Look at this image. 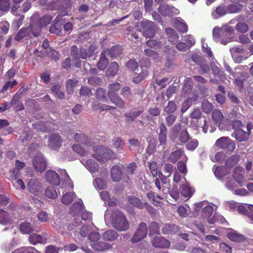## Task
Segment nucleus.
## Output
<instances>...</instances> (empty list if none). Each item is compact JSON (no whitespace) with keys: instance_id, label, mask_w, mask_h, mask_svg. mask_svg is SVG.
Instances as JSON below:
<instances>
[{"instance_id":"26","label":"nucleus","mask_w":253,"mask_h":253,"mask_svg":"<svg viewBox=\"0 0 253 253\" xmlns=\"http://www.w3.org/2000/svg\"><path fill=\"white\" fill-rule=\"evenodd\" d=\"M103 51H105V54L107 55H110L113 58H116L122 54L121 48L117 46H112L110 49H104Z\"/></svg>"},{"instance_id":"54","label":"nucleus","mask_w":253,"mask_h":253,"mask_svg":"<svg viewBox=\"0 0 253 253\" xmlns=\"http://www.w3.org/2000/svg\"><path fill=\"white\" fill-rule=\"evenodd\" d=\"M143 90L141 89L134 88L132 92L131 99H133L134 101L140 100L143 98Z\"/></svg>"},{"instance_id":"63","label":"nucleus","mask_w":253,"mask_h":253,"mask_svg":"<svg viewBox=\"0 0 253 253\" xmlns=\"http://www.w3.org/2000/svg\"><path fill=\"white\" fill-rule=\"evenodd\" d=\"M78 80L76 79H69L66 82V88L68 91H73V87L76 86L78 83Z\"/></svg>"},{"instance_id":"52","label":"nucleus","mask_w":253,"mask_h":253,"mask_svg":"<svg viewBox=\"0 0 253 253\" xmlns=\"http://www.w3.org/2000/svg\"><path fill=\"white\" fill-rule=\"evenodd\" d=\"M183 151L181 149L172 152L169 156V160L172 163H175L180 158Z\"/></svg>"},{"instance_id":"58","label":"nucleus","mask_w":253,"mask_h":253,"mask_svg":"<svg viewBox=\"0 0 253 253\" xmlns=\"http://www.w3.org/2000/svg\"><path fill=\"white\" fill-rule=\"evenodd\" d=\"M87 83L89 84L92 86L100 85L102 83V80L99 77L93 76L88 78Z\"/></svg>"},{"instance_id":"21","label":"nucleus","mask_w":253,"mask_h":253,"mask_svg":"<svg viewBox=\"0 0 253 253\" xmlns=\"http://www.w3.org/2000/svg\"><path fill=\"white\" fill-rule=\"evenodd\" d=\"M236 148L234 141L227 137H222V149H226L229 152H233Z\"/></svg>"},{"instance_id":"17","label":"nucleus","mask_w":253,"mask_h":253,"mask_svg":"<svg viewBox=\"0 0 253 253\" xmlns=\"http://www.w3.org/2000/svg\"><path fill=\"white\" fill-rule=\"evenodd\" d=\"M158 10L159 12L164 16L172 15L175 8L167 4H161L159 6Z\"/></svg>"},{"instance_id":"30","label":"nucleus","mask_w":253,"mask_h":253,"mask_svg":"<svg viewBox=\"0 0 253 253\" xmlns=\"http://www.w3.org/2000/svg\"><path fill=\"white\" fill-rule=\"evenodd\" d=\"M148 230H149V235L150 236H152L155 234H160V226L159 224L156 221H152L151 222L148 227Z\"/></svg>"},{"instance_id":"8","label":"nucleus","mask_w":253,"mask_h":253,"mask_svg":"<svg viewBox=\"0 0 253 253\" xmlns=\"http://www.w3.org/2000/svg\"><path fill=\"white\" fill-rule=\"evenodd\" d=\"M33 165L37 171L41 172L46 168V161L42 156H36L33 159Z\"/></svg>"},{"instance_id":"33","label":"nucleus","mask_w":253,"mask_h":253,"mask_svg":"<svg viewBox=\"0 0 253 253\" xmlns=\"http://www.w3.org/2000/svg\"><path fill=\"white\" fill-rule=\"evenodd\" d=\"M211 67L215 77H217V79H211L210 81L213 83L218 84L221 81V76L219 75L220 69L213 63L211 64Z\"/></svg>"},{"instance_id":"42","label":"nucleus","mask_w":253,"mask_h":253,"mask_svg":"<svg viewBox=\"0 0 253 253\" xmlns=\"http://www.w3.org/2000/svg\"><path fill=\"white\" fill-rule=\"evenodd\" d=\"M240 159V156L238 154L232 155L225 162V167L226 168H230L238 163Z\"/></svg>"},{"instance_id":"23","label":"nucleus","mask_w":253,"mask_h":253,"mask_svg":"<svg viewBox=\"0 0 253 253\" xmlns=\"http://www.w3.org/2000/svg\"><path fill=\"white\" fill-rule=\"evenodd\" d=\"M125 34L126 35L128 40L134 41L135 42H136V41H138L139 36L136 28L128 26L126 29Z\"/></svg>"},{"instance_id":"11","label":"nucleus","mask_w":253,"mask_h":253,"mask_svg":"<svg viewBox=\"0 0 253 253\" xmlns=\"http://www.w3.org/2000/svg\"><path fill=\"white\" fill-rule=\"evenodd\" d=\"M45 179L48 183L53 185H59L61 182L59 175L53 170H49L46 172Z\"/></svg>"},{"instance_id":"44","label":"nucleus","mask_w":253,"mask_h":253,"mask_svg":"<svg viewBox=\"0 0 253 253\" xmlns=\"http://www.w3.org/2000/svg\"><path fill=\"white\" fill-rule=\"evenodd\" d=\"M61 86L58 84L54 85L51 88V90L56 98L62 100L64 99L65 94L60 90Z\"/></svg>"},{"instance_id":"19","label":"nucleus","mask_w":253,"mask_h":253,"mask_svg":"<svg viewBox=\"0 0 253 253\" xmlns=\"http://www.w3.org/2000/svg\"><path fill=\"white\" fill-rule=\"evenodd\" d=\"M32 36L37 37L40 35L42 28L39 23L36 21L32 22L28 27Z\"/></svg>"},{"instance_id":"53","label":"nucleus","mask_w":253,"mask_h":253,"mask_svg":"<svg viewBox=\"0 0 253 253\" xmlns=\"http://www.w3.org/2000/svg\"><path fill=\"white\" fill-rule=\"evenodd\" d=\"M95 95L96 98L100 101H106L107 99L106 91L105 89L98 87L96 90Z\"/></svg>"},{"instance_id":"14","label":"nucleus","mask_w":253,"mask_h":253,"mask_svg":"<svg viewBox=\"0 0 253 253\" xmlns=\"http://www.w3.org/2000/svg\"><path fill=\"white\" fill-rule=\"evenodd\" d=\"M136 164L134 162L129 163L126 167V169L124 168L125 172L123 177L124 181L127 182L129 180V175H133V174L134 173V171L136 169Z\"/></svg>"},{"instance_id":"13","label":"nucleus","mask_w":253,"mask_h":253,"mask_svg":"<svg viewBox=\"0 0 253 253\" xmlns=\"http://www.w3.org/2000/svg\"><path fill=\"white\" fill-rule=\"evenodd\" d=\"M245 171L243 169L236 168L233 171V177L240 186L245 184Z\"/></svg>"},{"instance_id":"55","label":"nucleus","mask_w":253,"mask_h":253,"mask_svg":"<svg viewBox=\"0 0 253 253\" xmlns=\"http://www.w3.org/2000/svg\"><path fill=\"white\" fill-rule=\"evenodd\" d=\"M181 194L186 198H190L193 194V191L191 187L183 185L180 188Z\"/></svg>"},{"instance_id":"18","label":"nucleus","mask_w":253,"mask_h":253,"mask_svg":"<svg viewBox=\"0 0 253 253\" xmlns=\"http://www.w3.org/2000/svg\"><path fill=\"white\" fill-rule=\"evenodd\" d=\"M178 231V226L173 223L165 224L162 227V233L163 234H175Z\"/></svg>"},{"instance_id":"56","label":"nucleus","mask_w":253,"mask_h":253,"mask_svg":"<svg viewBox=\"0 0 253 253\" xmlns=\"http://www.w3.org/2000/svg\"><path fill=\"white\" fill-rule=\"evenodd\" d=\"M176 109V105L174 101H170L168 102V105L164 108V112L168 114H172Z\"/></svg>"},{"instance_id":"2","label":"nucleus","mask_w":253,"mask_h":253,"mask_svg":"<svg viewBox=\"0 0 253 253\" xmlns=\"http://www.w3.org/2000/svg\"><path fill=\"white\" fill-rule=\"evenodd\" d=\"M112 226L119 231H126L129 228V224L124 214L120 211H116L112 214Z\"/></svg>"},{"instance_id":"51","label":"nucleus","mask_w":253,"mask_h":253,"mask_svg":"<svg viewBox=\"0 0 253 253\" xmlns=\"http://www.w3.org/2000/svg\"><path fill=\"white\" fill-rule=\"evenodd\" d=\"M186 148L189 151L195 150L199 145V141L196 139L190 138V140L186 144Z\"/></svg>"},{"instance_id":"29","label":"nucleus","mask_w":253,"mask_h":253,"mask_svg":"<svg viewBox=\"0 0 253 253\" xmlns=\"http://www.w3.org/2000/svg\"><path fill=\"white\" fill-rule=\"evenodd\" d=\"M92 248L94 250L98 251H105L111 249L112 245L103 242H98L93 244Z\"/></svg>"},{"instance_id":"22","label":"nucleus","mask_w":253,"mask_h":253,"mask_svg":"<svg viewBox=\"0 0 253 253\" xmlns=\"http://www.w3.org/2000/svg\"><path fill=\"white\" fill-rule=\"evenodd\" d=\"M193 82L191 78H187L184 80L182 93L184 95L189 94L192 91Z\"/></svg>"},{"instance_id":"25","label":"nucleus","mask_w":253,"mask_h":253,"mask_svg":"<svg viewBox=\"0 0 253 253\" xmlns=\"http://www.w3.org/2000/svg\"><path fill=\"white\" fill-rule=\"evenodd\" d=\"M232 137H235L237 141L242 142V141H247L249 139V133L248 132L240 128L237 130L236 132H234L232 134Z\"/></svg>"},{"instance_id":"60","label":"nucleus","mask_w":253,"mask_h":253,"mask_svg":"<svg viewBox=\"0 0 253 253\" xmlns=\"http://www.w3.org/2000/svg\"><path fill=\"white\" fill-rule=\"evenodd\" d=\"M61 201L64 205H70L73 201V194L69 192L66 193L63 195Z\"/></svg>"},{"instance_id":"35","label":"nucleus","mask_w":253,"mask_h":253,"mask_svg":"<svg viewBox=\"0 0 253 253\" xmlns=\"http://www.w3.org/2000/svg\"><path fill=\"white\" fill-rule=\"evenodd\" d=\"M144 110L141 109L136 111H133L130 113H126L125 114V116L126 118V122L129 123L132 122L135 120V119L139 116L143 112Z\"/></svg>"},{"instance_id":"31","label":"nucleus","mask_w":253,"mask_h":253,"mask_svg":"<svg viewBox=\"0 0 253 253\" xmlns=\"http://www.w3.org/2000/svg\"><path fill=\"white\" fill-rule=\"evenodd\" d=\"M233 3L228 5L227 6V10L228 12L231 13H234V12H239L242 10L244 6L243 4L239 3L238 1L232 0Z\"/></svg>"},{"instance_id":"45","label":"nucleus","mask_w":253,"mask_h":253,"mask_svg":"<svg viewBox=\"0 0 253 253\" xmlns=\"http://www.w3.org/2000/svg\"><path fill=\"white\" fill-rule=\"evenodd\" d=\"M45 196L49 199H55L57 197V193L53 187H47L44 192Z\"/></svg>"},{"instance_id":"4","label":"nucleus","mask_w":253,"mask_h":253,"mask_svg":"<svg viewBox=\"0 0 253 253\" xmlns=\"http://www.w3.org/2000/svg\"><path fill=\"white\" fill-rule=\"evenodd\" d=\"M148 233V227L146 223L141 222L139 224L136 231L133 234L131 239L133 243H137L144 239Z\"/></svg>"},{"instance_id":"48","label":"nucleus","mask_w":253,"mask_h":253,"mask_svg":"<svg viewBox=\"0 0 253 253\" xmlns=\"http://www.w3.org/2000/svg\"><path fill=\"white\" fill-rule=\"evenodd\" d=\"M212 119L213 121L218 125L220 129V125L221 124V112L218 109L214 110L212 113Z\"/></svg>"},{"instance_id":"15","label":"nucleus","mask_w":253,"mask_h":253,"mask_svg":"<svg viewBox=\"0 0 253 253\" xmlns=\"http://www.w3.org/2000/svg\"><path fill=\"white\" fill-rule=\"evenodd\" d=\"M110 174L113 181H119L121 179L123 174L121 168L118 165L113 166L111 169Z\"/></svg>"},{"instance_id":"47","label":"nucleus","mask_w":253,"mask_h":253,"mask_svg":"<svg viewBox=\"0 0 253 253\" xmlns=\"http://www.w3.org/2000/svg\"><path fill=\"white\" fill-rule=\"evenodd\" d=\"M52 18L53 17L50 15L46 14L41 17L37 21L42 28L48 25L51 22Z\"/></svg>"},{"instance_id":"27","label":"nucleus","mask_w":253,"mask_h":253,"mask_svg":"<svg viewBox=\"0 0 253 253\" xmlns=\"http://www.w3.org/2000/svg\"><path fill=\"white\" fill-rule=\"evenodd\" d=\"M119 70V64L116 62H112L107 69L106 75L107 77H114Z\"/></svg>"},{"instance_id":"59","label":"nucleus","mask_w":253,"mask_h":253,"mask_svg":"<svg viewBox=\"0 0 253 253\" xmlns=\"http://www.w3.org/2000/svg\"><path fill=\"white\" fill-rule=\"evenodd\" d=\"M74 139L76 142L86 144L88 140V137L84 134L76 133L74 136Z\"/></svg>"},{"instance_id":"57","label":"nucleus","mask_w":253,"mask_h":253,"mask_svg":"<svg viewBox=\"0 0 253 253\" xmlns=\"http://www.w3.org/2000/svg\"><path fill=\"white\" fill-rule=\"evenodd\" d=\"M221 151V137L218 138L210 150V154L213 155L218 151Z\"/></svg>"},{"instance_id":"6","label":"nucleus","mask_w":253,"mask_h":253,"mask_svg":"<svg viewBox=\"0 0 253 253\" xmlns=\"http://www.w3.org/2000/svg\"><path fill=\"white\" fill-rule=\"evenodd\" d=\"M64 23H65V20L63 18L62 15H59L57 16L53 21V25L50 27L49 31L50 33L61 35L63 25Z\"/></svg>"},{"instance_id":"28","label":"nucleus","mask_w":253,"mask_h":253,"mask_svg":"<svg viewBox=\"0 0 253 253\" xmlns=\"http://www.w3.org/2000/svg\"><path fill=\"white\" fill-rule=\"evenodd\" d=\"M29 242L33 245H36L37 243L45 244L46 243L47 239L45 237H43L40 235L37 234H33L31 235L29 238Z\"/></svg>"},{"instance_id":"5","label":"nucleus","mask_w":253,"mask_h":253,"mask_svg":"<svg viewBox=\"0 0 253 253\" xmlns=\"http://www.w3.org/2000/svg\"><path fill=\"white\" fill-rule=\"evenodd\" d=\"M70 55L72 57L73 60L80 61V59H86L88 56V53L86 49L81 48L79 49L76 45H73L71 47ZM80 61L77 63L76 66L80 67Z\"/></svg>"},{"instance_id":"38","label":"nucleus","mask_w":253,"mask_h":253,"mask_svg":"<svg viewBox=\"0 0 253 253\" xmlns=\"http://www.w3.org/2000/svg\"><path fill=\"white\" fill-rule=\"evenodd\" d=\"M121 86V84L118 82H114L109 84L108 96L118 94V92L120 89Z\"/></svg>"},{"instance_id":"12","label":"nucleus","mask_w":253,"mask_h":253,"mask_svg":"<svg viewBox=\"0 0 253 253\" xmlns=\"http://www.w3.org/2000/svg\"><path fill=\"white\" fill-rule=\"evenodd\" d=\"M29 191L35 195H38L40 192L42 187L40 181L38 179H31L27 184Z\"/></svg>"},{"instance_id":"1","label":"nucleus","mask_w":253,"mask_h":253,"mask_svg":"<svg viewBox=\"0 0 253 253\" xmlns=\"http://www.w3.org/2000/svg\"><path fill=\"white\" fill-rule=\"evenodd\" d=\"M93 157L98 162L105 163L109 160L115 159L116 155L112 150L109 148L98 146L95 148Z\"/></svg>"},{"instance_id":"41","label":"nucleus","mask_w":253,"mask_h":253,"mask_svg":"<svg viewBox=\"0 0 253 253\" xmlns=\"http://www.w3.org/2000/svg\"><path fill=\"white\" fill-rule=\"evenodd\" d=\"M92 108L95 111L99 110L100 111L114 110L116 109V107L109 106L106 104H102L101 103L92 104Z\"/></svg>"},{"instance_id":"10","label":"nucleus","mask_w":253,"mask_h":253,"mask_svg":"<svg viewBox=\"0 0 253 253\" xmlns=\"http://www.w3.org/2000/svg\"><path fill=\"white\" fill-rule=\"evenodd\" d=\"M228 230L227 237L230 241L236 243H242L245 241L246 237L245 235L239 233L236 230H233L232 228L228 229Z\"/></svg>"},{"instance_id":"3","label":"nucleus","mask_w":253,"mask_h":253,"mask_svg":"<svg viewBox=\"0 0 253 253\" xmlns=\"http://www.w3.org/2000/svg\"><path fill=\"white\" fill-rule=\"evenodd\" d=\"M141 29L146 38H152L156 34V26L152 21L144 20L140 23Z\"/></svg>"},{"instance_id":"43","label":"nucleus","mask_w":253,"mask_h":253,"mask_svg":"<svg viewBox=\"0 0 253 253\" xmlns=\"http://www.w3.org/2000/svg\"><path fill=\"white\" fill-rule=\"evenodd\" d=\"M85 167L91 173L97 171L99 169L97 163L91 159H88L86 161Z\"/></svg>"},{"instance_id":"7","label":"nucleus","mask_w":253,"mask_h":253,"mask_svg":"<svg viewBox=\"0 0 253 253\" xmlns=\"http://www.w3.org/2000/svg\"><path fill=\"white\" fill-rule=\"evenodd\" d=\"M153 247L159 249H168L170 246L169 241L163 236H155L150 241Z\"/></svg>"},{"instance_id":"34","label":"nucleus","mask_w":253,"mask_h":253,"mask_svg":"<svg viewBox=\"0 0 253 253\" xmlns=\"http://www.w3.org/2000/svg\"><path fill=\"white\" fill-rule=\"evenodd\" d=\"M32 36L28 27L21 29L15 37V41H20L24 38H31Z\"/></svg>"},{"instance_id":"40","label":"nucleus","mask_w":253,"mask_h":253,"mask_svg":"<svg viewBox=\"0 0 253 253\" xmlns=\"http://www.w3.org/2000/svg\"><path fill=\"white\" fill-rule=\"evenodd\" d=\"M111 102L118 107L123 108L125 106V103L123 100L120 97L118 94L112 95L108 96Z\"/></svg>"},{"instance_id":"49","label":"nucleus","mask_w":253,"mask_h":253,"mask_svg":"<svg viewBox=\"0 0 253 253\" xmlns=\"http://www.w3.org/2000/svg\"><path fill=\"white\" fill-rule=\"evenodd\" d=\"M144 53L146 56L152 58L154 61L158 62L160 60L159 54L155 51L146 48L144 50Z\"/></svg>"},{"instance_id":"62","label":"nucleus","mask_w":253,"mask_h":253,"mask_svg":"<svg viewBox=\"0 0 253 253\" xmlns=\"http://www.w3.org/2000/svg\"><path fill=\"white\" fill-rule=\"evenodd\" d=\"M221 30L218 27H215L212 30V37L213 40L216 42H220L221 37Z\"/></svg>"},{"instance_id":"61","label":"nucleus","mask_w":253,"mask_h":253,"mask_svg":"<svg viewBox=\"0 0 253 253\" xmlns=\"http://www.w3.org/2000/svg\"><path fill=\"white\" fill-rule=\"evenodd\" d=\"M213 207L211 206H207L202 210V216L205 218H209L213 213Z\"/></svg>"},{"instance_id":"39","label":"nucleus","mask_w":253,"mask_h":253,"mask_svg":"<svg viewBox=\"0 0 253 253\" xmlns=\"http://www.w3.org/2000/svg\"><path fill=\"white\" fill-rule=\"evenodd\" d=\"M118 236V233L113 230H108L105 232L103 235L104 240L108 241H112L117 238Z\"/></svg>"},{"instance_id":"20","label":"nucleus","mask_w":253,"mask_h":253,"mask_svg":"<svg viewBox=\"0 0 253 253\" xmlns=\"http://www.w3.org/2000/svg\"><path fill=\"white\" fill-rule=\"evenodd\" d=\"M165 31L167 34L168 40L172 43H175L179 40V36L176 31L171 28H167Z\"/></svg>"},{"instance_id":"36","label":"nucleus","mask_w":253,"mask_h":253,"mask_svg":"<svg viewBox=\"0 0 253 253\" xmlns=\"http://www.w3.org/2000/svg\"><path fill=\"white\" fill-rule=\"evenodd\" d=\"M10 106H13V109L17 111H21L24 109V106L22 103L20 101L18 96L16 95V93L13 96L10 103Z\"/></svg>"},{"instance_id":"16","label":"nucleus","mask_w":253,"mask_h":253,"mask_svg":"<svg viewBox=\"0 0 253 253\" xmlns=\"http://www.w3.org/2000/svg\"><path fill=\"white\" fill-rule=\"evenodd\" d=\"M160 132L158 135V139L161 145L165 146L167 141V128L165 124L162 121L159 125Z\"/></svg>"},{"instance_id":"9","label":"nucleus","mask_w":253,"mask_h":253,"mask_svg":"<svg viewBox=\"0 0 253 253\" xmlns=\"http://www.w3.org/2000/svg\"><path fill=\"white\" fill-rule=\"evenodd\" d=\"M62 140L58 134L50 135L48 138V147L52 150L58 149L62 145Z\"/></svg>"},{"instance_id":"50","label":"nucleus","mask_w":253,"mask_h":253,"mask_svg":"<svg viewBox=\"0 0 253 253\" xmlns=\"http://www.w3.org/2000/svg\"><path fill=\"white\" fill-rule=\"evenodd\" d=\"M213 108V106L212 104L209 102L208 100H204L202 101L201 104V108L204 113L206 114L210 113L212 110Z\"/></svg>"},{"instance_id":"24","label":"nucleus","mask_w":253,"mask_h":253,"mask_svg":"<svg viewBox=\"0 0 253 253\" xmlns=\"http://www.w3.org/2000/svg\"><path fill=\"white\" fill-rule=\"evenodd\" d=\"M105 51H102L101 53L99 61L97 64V68L100 70H103L106 68L109 64V60L106 57Z\"/></svg>"},{"instance_id":"64","label":"nucleus","mask_w":253,"mask_h":253,"mask_svg":"<svg viewBox=\"0 0 253 253\" xmlns=\"http://www.w3.org/2000/svg\"><path fill=\"white\" fill-rule=\"evenodd\" d=\"M47 56L50 57L52 60L57 61L59 60L60 57L59 53L53 49H50L49 51L46 52Z\"/></svg>"},{"instance_id":"37","label":"nucleus","mask_w":253,"mask_h":253,"mask_svg":"<svg viewBox=\"0 0 253 253\" xmlns=\"http://www.w3.org/2000/svg\"><path fill=\"white\" fill-rule=\"evenodd\" d=\"M128 202L131 205L139 209H142L144 208L143 203L138 198L134 196H129L127 197Z\"/></svg>"},{"instance_id":"32","label":"nucleus","mask_w":253,"mask_h":253,"mask_svg":"<svg viewBox=\"0 0 253 253\" xmlns=\"http://www.w3.org/2000/svg\"><path fill=\"white\" fill-rule=\"evenodd\" d=\"M34 226L29 222H24L19 225V230L23 234H29L34 230Z\"/></svg>"},{"instance_id":"46","label":"nucleus","mask_w":253,"mask_h":253,"mask_svg":"<svg viewBox=\"0 0 253 253\" xmlns=\"http://www.w3.org/2000/svg\"><path fill=\"white\" fill-rule=\"evenodd\" d=\"M190 138L188 131L185 129L182 130L178 135V140L182 144H186L190 140Z\"/></svg>"}]
</instances>
